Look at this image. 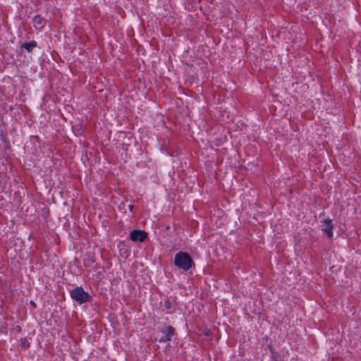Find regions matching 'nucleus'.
<instances>
[{
  "instance_id": "obj_1",
  "label": "nucleus",
  "mask_w": 361,
  "mask_h": 361,
  "mask_svg": "<svg viewBox=\"0 0 361 361\" xmlns=\"http://www.w3.org/2000/svg\"><path fill=\"white\" fill-rule=\"evenodd\" d=\"M174 264L178 268L186 271L194 265V262L188 253L179 252L174 257Z\"/></svg>"
},
{
  "instance_id": "obj_2",
  "label": "nucleus",
  "mask_w": 361,
  "mask_h": 361,
  "mask_svg": "<svg viewBox=\"0 0 361 361\" xmlns=\"http://www.w3.org/2000/svg\"><path fill=\"white\" fill-rule=\"evenodd\" d=\"M71 297L79 304L91 300L90 295L84 290L81 286H78L71 291Z\"/></svg>"
},
{
  "instance_id": "obj_3",
  "label": "nucleus",
  "mask_w": 361,
  "mask_h": 361,
  "mask_svg": "<svg viewBox=\"0 0 361 361\" xmlns=\"http://www.w3.org/2000/svg\"><path fill=\"white\" fill-rule=\"evenodd\" d=\"M162 336L159 338L160 342H169L171 340V337L175 334V329L171 326H168L161 330Z\"/></svg>"
},
{
  "instance_id": "obj_4",
  "label": "nucleus",
  "mask_w": 361,
  "mask_h": 361,
  "mask_svg": "<svg viewBox=\"0 0 361 361\" xmlns=\"http://www.w3.org/2000/svg\"><path fill=\"white\" fill-rule=\"evenodd\" d=\"M147 236V233L142 230H133L130 233V238L133 241L143 242Z\"/></svg>"
},
{
  "instance_id": "obj_5",
  "label": "nucleus",
  "mask_w": 361,
  "mask_h": 361,
  "mask_svg": "<svg viewBox=\"0 0 361 361\" xmlns=\"http://www.w3.org/2000/svg\"><path fill=\"white\" fill-rule=\"evenodd\" d=\"M333 224L330 219H324L322 222V230L327 235L328 238L333 236Z\"/></svg>"
},
{
  "instance_id": "obj_6",
  "label": "nucleus",
  "mask_w": 361,
  "mask_h": 361,
  "mask_svg": "<svg viewBox=\"0 0 361 361\" xmlns=\"http://www.w3.org/2000/svg\"><path fill=\"white\" fill-rule=\"evenodd\" d=\"M32 21L34 27L39 30H42L47 23L46 20L39 16L34 17Z\"/></svg>"
},
{
  "instance_id": "obj_7",
  "label": "nucleus",
  "mask_w": 361,
  "mask_h": 361,
  "mask_svg": "<svg viewBox=\"0 0 361 361\" xmlns=\"http://www.w3.org/2000/svg\"><path fill=\"white\" fill-rule=\"evenodd\" d=\"M36 47H37V42L35 41L25 42L22 45V47L25 48L28 52H31L32 51V49Z\"/></svg>"
},
{
  "instance_id": "obj_8",
  "label": "nucleus",
  "mask_w": 361,
  "mask_h": 361,
  "mask_svg": "<svg viewBox=\"0 0 361 361\" xmlns=\"http://www.w3.org/2000/svg\"><path fill=\"white\" fill-rule=\"evenodd\" d=\"M164 306L167 308V309H170V302H166L165 304H164Z\"/></svg>"
},
{
  "instance_id": "obj_9",
  "label": "nucleus",
  "mask_w": 361,
  "mask_h": 361,
  "mask_svg": "<svg viewBox=\"0 0 361 361\" xmlns=\"http://www.w3.org/2000/svg\"><path fill=\"white\" fill-rule=\"evenodd\" d=\"M133 207H133V204H130V205L128 206V208H129V209H130V211H132V210L133 209Z\"/></svg>"
},
{
  "instance_id": "obj_10",
  "label": "nucleus",
  "mask_w": 361,
  "mask_h": 361,
  "mask_svg": "<svg viewBox=\"0 0 361 361\" xmlns=\"http://www.w3.org/2000/svg\"><path fill=\"white\" fill-rule=\"evenodd\" d=\"M23 345L24 347H28V346H29V344H28V343L27 342L26 343H23Z\"/></svg>"
},
{
  "instance_id": "obj_11",
  "label": "nucleus",
  "mask_w": 361,
  "mask_h": 361,
  "mask_svg": "<svg viewBox=\"0 0 361 361\" xmlns=\"http://www.w3.org/2000/svg\"><path fill=\"white\" fill-rule=\"evenodd\" d=\"M30 305H32V306L35 307V303L33 302V301H30Z\"/></svg>"
}]
</instances>
